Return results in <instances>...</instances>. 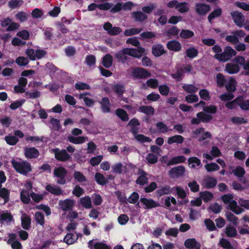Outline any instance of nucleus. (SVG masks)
<instances>
[{
  "label": "nucleus",
  "mask_w": 249,
  "mask_h": 249,
  "mask_svg": "<svg viewBox=\"0 0 249 249\" xmlns=\"http://www.w3.org/2000/svg\"><path fill=\"white\" fill-rule=\"evenodd\" d=\"M68 139L70 142L76 144L83 143L85 141V138L83 136L74 137L70 136L68 137Z\"/></svg>",
  "instance_id": "nucleus-43"
},
{
  "label": "nucleus",
  "mask_w": 249,
  "mask_h": 249,
  "mask_svg": "<svg viewBox=\"0 0 249 249\" xmlns=\"http://www.w3.org/2000/svg\"><path fill=\"white\" fill-rule=\"evenodd\" d=\"M102 63L106 68H109L113 63V57L109 53L106 54L102 58Z\"/></svg>",
  "instance_id": "nucleus-27"
},
{
  "label": "nucleus",
  "mask_w": 249,
  "mask_h": 249,
  "mask_svg": "<svg viewBox=\"0 0 249 249\" xmlns=\"http://www.w3.org/2000/svg\"><path fill=\"white\" fill-rule=\"evenodd\" d=\"M4 139L6 143L10 145H16L19 141L18 137L11 135L5 136Z\"/></svg>",
  "instance_id": "nucleus-50"
},
{
  "label": "nucleus",
  "mask_w": 249,
  "mask_h": 249,
  "mask_svg": "<svg viewBox=\"0 0 249 249\" xmlns=\"http://www.w3.org/2000/svg\"><path fill=\"white\" fill-rule=\"evenodd\" d=\"M20 196L21 201L24 204H27L30 202L31 200L30 197V195L29 196L28 193L26 191L23 190L20 192Z\"/></svg>",
  "instance_id": "nucleus-52"
},
{
  "label": "nucleus",
  "mask_w": 249,
  "mask_h": 249,
  "mask_svg": "<svg viewBox=\"0 0 249 249\" xmlns=\"http://www.w3.org/2000/svg\"><path fill=\"white\" fill-rule=\"evenodd\" d=\"M14 220L13 217L10 213H4L0 215V222L1 224L4 222L8 224Z\"/></svg>",
  "instance_id": "nucleus-33"
},
{
  "label": "nucleus",
  "mask_w": 249,
  "mask_h": 249,
  "mask_svg": "<svg viewBox=\"0 0 249 249\" xmlns=\"http://www.w3.org/2000/svg\"><path fill=\"white\" fill-rule=\"evenodd\" d=\"M140 201L145 206L146 209H152L160 206L159 203L156 202L153 199H147L145 197H142L140 199Z\"/></svg>",
  "instance_id": "nucleus-18"
},
{
  "label": "nucleus",
  "mask_w": 249,
  "mask_h": 249,
  "mask_svg": "<svg viewBox=\"0 0 249 249\" xmlns=\"http://www.w3.org/2000/svg\"><path fill=\"white\" fill-rule=\"evenodd\" d=\"M199 196L201 199L206 203L210 201L213 197V193L207 191L200 192Z\"/></svg>",
  "instance_id": "nucleus-35"
},
{
  "label": "nucleus",
  "mask_w": 249,
  "mask_h": 249,
  "mask_svg": "<svg viewBox=\"0 0 249 249\" xmlns=\"http://www.w3.org/2000/svg\"><path fill=\"white\" fill-rule=\"evenodd\" d=\"M73 178L78 182H84L87 181V179L85 176L81 172L74 171Z\"/></svg>",
  "instance_id": "nucleus-45"
},
{
  "label": "nucleus",
  "mask_w": 249,
  "mask_h": 249,
  "mask_svg": "<svg viewBox=\"0 0 249 249\" xmlns=\"http://www.w3.org/2000/svg\"><path fill=\"white\" fill-rule=\"evenodd\" d=\"M231 121L233 124L236 125L244 124L248 123V121L246 119L237 116L231 118Z\"/></svg>",
  "instance_id": "nucleus-54"
},
{
  "label": "nucleus",
  "mask_w": 249,
  "mask_h": 249,
  "mask_svg": "<svg viewBox=\"0 0 249 249\" xmlns=\"http://www.w3.org/2000/svg\"><path fill=\"white\" fill-rule=\"evenodd\" d=\"M198 51L194 47L187 48L185 51L186 57L190 59H194L198 55Z\"/></svg>",
  "instance_id": "nucleus-28"
},
{
  "label": "nucleus",
  "mask_w": 249,
  "mask_h": 249,
  "mask_svg": "<svg viewBox=\"0 0 249 249\" xmlns=\"http://www.w3.org/2000/svg\"><path fill=\"white\" fill-rule=\"evenodd\" d=\"M236 84L235 80L233 78L231 77L229 82L225 85V88L229 92L232 93L236 90Z\"/></svg>",
  "instance_id": "nucleus-39"
},
{
  "label": "nucleus",
  "mask_w": 249,
  "mask_h": 249,
  "mask_svg": "<svg viewBox=\"0 0 249 249\" xmlns=\"http://www.w3.org/2000/svg\"><path fill=\"white\" fill-rule=\"evenodd\" d=\"M231 16L234 23L239 28L244 25L245 18L244 15L238 11L231 12Z\"/></svg>",
  "instance_id": "nucleus-9"
},
{
  "label": "nucleus",
  "mask_w": 249,
  "mask_h": 249,
  "mask_svg": "<svg viewBox=\"0 0 249 249\" xmlns=\"http://www.w3.org/2000/svg\"><path fill=\"white\" fill-rule=\"evenodd\" d=\"M80 202L82 206L86 209H90L92 207L91 199L89 196L81 197Z\"/></svg>",
  "instance_id": "nucleus-34"
},
{
  "label": "nucleus",
  "mask_w": 249,
  "mask_h": 249,
  "mask_svg": "<svg viewBox=\"0 0 249 249\" xmlns=\"http://www.w3.org/2000/svg\"><path fill=\"white\" fill-rule=\"evenodd\" d=\"M138 111L147 116H153L155 113L153 107L151 106H142L139 107Z\"/></svg>",
  "instance_id": "nucleus-25"
},
{
  "label": "nucleus",
  "mask_w": 249,
  "mask_h": 249,
  "mask_svg": "<svg viewBox=\"0 0 249 249\" xmlns=\"http://www.w3.org/2000/svg\"><path fill=\"white\" fill-rule=\"evenodd\" d=\"M186 159L184 156H178L173 157L167 163V166L177 164L180 163L184 162Z\"/></svg>",
  "instance_id": "nucleus-30"
},
{
  "label": "nucleus",
  "mask_w": 249,
  "mask_h": 249,
  "mask_svg": "<svg viewBox=\"0 0 249 249\" xmlns=\"http://www.w3.org/2000/svg\"><path fill=\"white\" fill-rule=\"evenodd\" d=\"M236 52L230 46H226L222 53L215 54L214 58L221 62H226L236 54Z\"/></svg>",
  "instance_id": "nucleus-4"
},
{
  "label": "nucleus",
  "mask_w": 249,
  "mask_h": 249,
  "mask_svg": "<svg viewBox=\"0 0 249 249\" xmlns=\"http://www.w3.org/2000/svg\"><path fill=\"white\" fill-rule=\"evenodd\" d=\"M222 11L221 8H218L214 10L211 12L208 16V20L210 22H211L212 20L216 18L220 17L222 15Z\"/></svg>",
  "instance_id": "nucleus-40"
},
{
  "label": "nucleus",
  "mask_w": 249,
  "mask_h": 249,
  "mask_svg": "<svg viewBox=\"0 0 249 249\" xmlns=\"http://www.w3.org/2000/svg\"><path fill=\"white\" fill-rule=\"evenodd\" d=\"M125 52L127 55L135 57L140 58L142 56V54L144 53L145 49L142 47H138V48H125Z\"/></svg>",
  "instance_id": "nucleus-11"
},
{
  "label": "nucleus",
  "mask_w": 249,
  "mask_h": 249,
  "mask_svg": "<svg viewBox=\"0 0 249 249\" xmlns=\"http://www.w3.org/2000/svg\"><path fill=\"white\" fill-rule=\"evenodd\" d=\"M24 154L25 157L29 159L36 158L39 155L38 150L35 147L26 148Z\"/></svg>",
  "instance_id": "nucleus-19"
},
{
  "label": "nucleus",
  "mask_w": 249,
  "mask_h": 249,
  "mask_svg": "<svg viewBox=\"0 0 249 249\" xmlns=\"http://www.w3.org/2000/svg\"><path fill=\"white\" fill-rule=\"evenodd\" d=\"M227 220L233 225L236 226L238 223V218L230 212L227 211L225 214Z\"/></svg>",
  "instance_id": "nucleus-36"
},
{
  "label": "nucleus",
  "mask_w": 249,
  "mask_h": 249,
  "mask_svg": "<svg viewBox=\"0 0 249 249\" xmlns=\"http://www.w3.org/2000/svg\"><path fill=\"white\" fill-rule=\"evenodd\" d=\"M238 106L243 110H249V99L244 100L239 96V103Z\"/></svg>",
  "instance_id": "nucleus-46"
},
{
  "label": "nucleus",
  "mask_w": 249,
  "mask_h": 249,
  "mask_svg": "<svg viewBox=\"0 0 249 249\" xmlns=\"http://www.w3.org/2000/svg\"><path fill=\"white\" fill-rule=\"evenodd\" d=\"M100 108L103 113H109L111 111V103L107 97H103L99 102Z\"/></svg>",
  "instance_id": "nucleus-12"
},
{
  "label": "nucleus",
  "mask_w": 249,
  "mask_h": 249,
  "mask_svg": "<svg viewBox=\"0 0 249 249\" xmlns=\"http://www.w3.org/2000/svg\"><path fill=\"white\" fill-rule=\"evenodd\" d=\"M95 179L98 184L102 186L107 184L108 182L104 175L100 173H96L95 174Z\"/></svg>",
  "instance_id": "nucleus-44"
},
{
  "label": "nucleus",
  "mask_w": 249,
  "mask_h": 249,
  "mask_svg": "<svg viewBox=\"0 0 249 249\" xmlns=\"http://www.w3.org/2000/svg\"><path fill=\"white\" fill-rule=\"evenodd\" d=\"M132 17L136 21L143 22L147 18L146 15L141 11L134 12L132 14Z\"/></svg>",
  "instance_id": "nucleus-26"
},
{
  "label": "nucleus",
  "mask_w": 249,
  "mask_h": 249,
  "mask_svg": "<svg viewBox=\"0 0 249 249\" xmlns=\"http://www.w3.org/2000/svg\"><path fill=\"white\" fill-rule=\"evenodd\" d=\"M188 163L190 165L191 164V168L194 169L196 167V166L194 163H195L197 166L201 165L200 160L196 157L189 158L188 159Z\"/></svg>",
  "instance_id": "nucleus-47"
},
{
  "label": "nucleus",
  "mask_w": 249,
  "mask_h": 249,
  "mask_svg": "<svg viewBox=\"0 0 249 249\" xmlns=\"http://www.w3.org/2000/svg\"><path fill=\"white\" fill-rule=\"evenodd\" d=\"M10 192L5 188H2L0 190V197L4 200V204L9 201Z\"/></svg>",
  "instance_id": "nucleus-48"
},
{
  "label": "nucleus",
  "mask_w": 249,
  "mask_h": 249,
  "mask_svg": "<svg viewBox=\"0 0 249 249\" xmlns=\"http://www.w3.org/2000/svg\"><path fill=\"white\" fill-rule=\"evenodd\" d=\"M166 47L168 50L174 52H178L181 49L180 42L177 40H171L167 42Z\"/></svg>",
  "instance_id": "nucleus-21"
},
{
  "label": "nucleus",
  "mask_w": 249,
  "mask_h": 249,
  "mask_svg": "<svg viewBox=\"0 0 249 249\" xmlns=\"http://www.w3.org/2000/svg\"><path fill=\"white\" fill-rule=\"evenodd\" d=\"M35 220L37 223L41 226H43L44 222V216L41 212H37L35 214Z\"/></svg>",
  "instance_id": "nucleus-63"
},
{
  "label": "nucleus",
  "mask_w": 249,
  "mask_h": 249,
  "mask_svg": "<svg viewBox=\"0 0 249 249\" xmlns=\"http://www.w3.org/2000/svg\"><path fill=\"white\" fill-rule=\"evenodd\" d=\"M185 168L182 165H179L171 168L168 172V176L171 178H177L184 176Z\"/></svg>",
  "instance_id": "nucleus-8"
},
{
  "label": "nucleus",
  "mask_w": 249,
  "mask_h": 249,
  "mask_svg": "<svg viewBox=\"0 0 249 249\" xmlns=\"http://www.w3.org/2000/svg\"><path fill=\"white\" fill-rule=\"evenodd\" d=\"M142 31V28H131L126 29L124 32V35L126 36H131L138 34Z\"/></svg>",
  "instance_id": "nucleus-58"
},
{
  "label": "nucleus",
  "mask_w": 249,
  "mask_h": 249,
  "mask_svg": "<svg viewBox=\"0 0 249 249\" xmlns=\"http://www.w3.org/2000/svg\"><path fill=\"white\" fill-rule=\"evenodd\" d=\"M115 114L124 122H127L129 120V116L127 112L122 108H117L115 110Z\"/></svg>",
  "instance_id": "nucleus-29"
},
{
  "label": "nucleus",
  "mask_w": 249,
  "mask_h": 249,
  "mask_svg": "<svg viewBox=\"0 0 249 249\" xmlns=\"http://www.w3.org/2000/svg\"><path fill=\"white\" fill-rule=\"evenodd\" d=\"M58 204L60 209L63 211L67 212L72 209L74 202L73 200L66 199L64 200H59Z\"/></svg>",
  "instance_id": "nucleus-10"
},
{
  "label": "nucleus",
  "mask_w": 249,
  "mask_h": 249,
  "mask_svg": "<svg viewBox=\"0 0 249 249\" xmlns=\"http://www.w3.org/2000/svg\"><path fill=\"white\" fill-rule=\"evenodd\" d=\"M78 240V237L75 236L72 233H68L64 238V242L68 245H71L75 243Z\"/></svg>",
  "instance_id": "nucleus-37"
},
{
  "label": "nucleus",
  "mask_w": 249,
  "mask_h": 249,
  "mask_svg": "<svg viewBox=\"0 0 249 249\" xmlns=\"http://www.w3.org/2000/svg\"><path fill=\"white\" fill-rule=\"evenodd\" d=\"M31 218L29 215L26 213L23 214L21 218V225L22 228L25 230L30 229L31 228Z\"/></svg>",
  "instance_id": "nucleus-20"
},
{
  "label": "nucleus",
  "mask_w": 249,
  "mask_h": 249,
  "mask_svg": "<svg viewBox=\"0 0 249 249\" xmlns=\"http://www.w3.org/2000/svg\"><path fill=\"white\" fill-rule=\"evenodd\" d=\"M159 132L165 134L169 131H171L172 129H169L167 125L162 122H159L156 124Z\"/></svg>",
  "instance_id": "nucleus-41"
},
{
  "label": "nucleus",
  "mask_w": 249,
  "mask_h": 249,
  "mask_svg": "<svg viewBox=\"0 0 249 249\" xmlns=\"http://www.w3.org/2000/svg\"><path fill=\"white\" fill-rule=\"evenodd\" d=\"M54 154V157L58 161L66 162L70 160L71 158V155L68 153L66 149L60 150L58 148H56L53 150Z\"/></svg>",
  "instance_id": "nucleus-7"
},
{
  "label": "nucleus",
  "mask_w": 249,
  "mask_h": 249,
  "mask_svg": "<svg viewBox=\"0 0 249 249\" xmlns=\"http://www.w3.org/2000/svg\"><path fill=\"white\" fill-rule=\"evenodd\" d=\"M11 163L16 172L20 174L26 176L32 171V168L31 164L26 160L18 161L13 159L11 161Z\"/></svg>",
  "instance_id": "nucleus-3"
},
{
  "label": "nucleus",
  "mask_w": 249,
  "mask_h": 249,
  "mask_svg": "<svg viewBox=\"0 0 249 249\" xmlns=\"http://www.w3.org/2000/svg\"><path fill=\"white\" fill-rule=\"evenodd\" d=\"M220 246L225 249H233V247L227 239L222 238L219 241Z\"/></svg>",
  "instance_id": "nucleus-59"
},
{
  "label": "nucleus",
  "mask_w": 249,
  "mask_h": 249,
  "mask_svg": "<svg viewBox=\"0 0 249 249\" xmlns=\"http://www.w3.org/2000/svg\"><path fill=\"white\" fill-rule=\"evenodd\" d=\"M226 79L224 76L221 73H218L216 75V84L219 87H223L226 83Z\"/></svg>",
  "instance_id": "nucleus-53"
},
{
  "label": "nucleus",
  "mask_w": 249,
  "mask_h": 249,
  "mask_svg": "<svg viewBox=\"0 0 249 249\" xmlns=\"http://www.w3.org/2000/svg\"><path fill=\"white\" fill-rule=\"evenodd\" d=\"M177 10L181 13L189 12V8L188 7V3L186 2H179Z\"/></svg>",
  "instance_id": "nucleus-55"
},
{
  "label": "nucleus",
  "mask_w": 249,
  "mask_h": 249,
  "mask_svg": "<svg viewBox=\"0 0 249 249\" xmlns=\"http://www.w3.org/2000/svg\"><path fill=\"white\" fill-rule=\"evenodd\" d=\"M217 180L214 177L208 176L205 180V187L207 189L214 188L217 184Z\"/></svg>",
  "instance_id": "nucleus-32"
},
{
  "label": "nucleus",
  "mask_w": 249,
  "mask_h": 249,
  "mask_svg": "<svg viewBox=\"0 0 249 249\" xmlns=\"http://www.w3.org/2000/svg\"><path fill=\"white\" fill-rule=\"evenodd\" d=\"M139 199V195L137 192H134L131 194L130 196L127 199V203L129 202L131 204L136 203Z\"/></svg>",
  "instance_id": "nucleus-62"
},
{
  "label": "nucleus",
  "mask_w": 249,
  "mask_h": 249,
  "mask_svg": "<svg viewBox=\"0 0 249 249\" xmlns=\"http://www.w3.org/2000/svg\"><path fill=\"white\" fill-rule=\"evenodd\" d=\"M137 174L139 175L136 181L137 184L143 185L148 182V174L145 171L141 168H139L138 170Z\"/></svg>",
  "instance_id": "nucleus-13"
},
{
  "label": "nucleus",
  "mask_w": 249,
  "mask_h": 249,
  "mask_svg": "<svg viewBox=\"0 0 249 249\" xmlns=\"http://www.w3.org/2000/svg\"><path fill=\"white\" fill-rule=\"evenodd\" d=\"M226 234L228 237H234L237 235V231L233 227H227L226 228Z\"/></svg>",
  "instance_id": "nucleus-64"
},
{
  "label": "nucleus",
  "mask_w": 249,
  "mask_h": 249,
  "mask_svg": "<svg viewBox=\"0 0 249 249\" xmlns=\"http://www.w3.org/2000/svg\"><path fill=\"white\" fill-rule=\"evenodd\" d=\"M45 189L48 192L55 196H60L63 193V191L60 187L52 184L46 185Z\"/></svg>",
  "instance_id": "nucleus-24"
},
{
  "label": "nucleus",
  "mask_w": 249,
  "mask_h": 249,
  "mask_svg": "<svg viewBox=\"0 0 249 249\" xmlns=\"http://www.w3.org/2000/svg\"><path fill=\"white\" fill-rule=\"evenodd\" d=\"M203 111H201L196 114L197 118H193L191 123L192 124L198 125L201 122L209 123L212 120L213 117L210 114H214L216 113L217 107L214 105L205 106L203 109Z\"/></svg>",
  "instance_id": "nucleus-1"
},
{
  "label": "nucleus",
  "mask_w": 249,
  "mask_h": 249,
  "mask_svg": "<svg viewBox=\"0 0 249 249\" xmlns=\"http://www.w3.org/2000/svg\"><path fill=\"white\" fill-rule=\"evenodd\" d=\"M112 89L117 94L118 97H122L125 91V87L123 84H115L112 87Z\"/></svg>",
  "instance_id": "nucleus-31"
},
{
  "label": "nucleus",
  "mask_w": 249,
  "mask_h": 249,
  "mask_svg": "<svg viewBox=\"0 0 249 249\" xmlns=\"http://www.w3.org/2000/svg\"><path fill=\"white\" fill-rule=\"evenodd\" d=\"M240 67L238 65L228 63L226 65L225 71L230 74H236L240 71Z\"/></svg>",
  "instance_id": "nucleus-23"
},
{
  "label": "nucleus",
  "mask_w": 249,
  "mask_h": 249,
  "mask_svg": "<svg viewBox=\"0 0 249 249\" xmlns=\"http://www.w3.org/2000/svg\"><path fill=\"white\" fill-rule=\"evenodd\" d=\"M199 95L200 98L205 101H208L211 99L209 92L206 89H200L199 91Z\"/></svg>",
  "instance_id": "nucleus-60"
},
{
  "label": "nucleus",
  "mask_w": 249,
  "mask_h": 249,
  "mask_svg": "<svg viewBox=\"0 0 249 249\" xmlns=\"http://www.w3.org/2000/svg\"><path fill=\"white\" fill-rule=\"evenodd\" d=\"M233 196L231 194H225L221 196V199L225 204H228L227 207L236 214H239L245 211V210L237 205V202L233 200Z\"/></svg>",
  "instance_id": "nucleus-2"
},
{
  "label": "nucleus",
  "mask_w": 249,
  "mask_h": 249,
  "mask_svg": "<svg viewBox=\"0 0 249 249\" xmlns=\"http://www.w3.org/2000/svg\"><path fill=\"white\" fill-rule=\"evenodd\" d=\"M23 4L22 0H10L8 2L9 7L13 9L20 7Z\"/></svg>",
  "instance_id": "nucleus-57"
},
{
  "label": "nucleus",
  "mask_w": 249,
  "mask_h": 249,
  "mask_svg": "<svg viewBox=\"0 0 249 249\" xmlns=\"http://www.w3.org/2000/svg\"><path fill=\"white\" fill-rule=\"evenodd\" d=\"M179 35L181 38L186 39L192 37L194 36V33L191 30L183 29L181 31Z\"/></svg>",
  "instance_id": "nucleus-49"
},
{
  "label": "nucleus",
  "mask_w": 249,
  "mask_h": 249,
  "mask_svg": "<svg viewBox=\"0 0 249 249\" xmlns=\"http://www.w3.org/2000/svg\"><path fill=\"white\" fill-rule=\"evenodd\" d=\"M152 53L155 57H159L165 53L166 51L161 44H157L152 46Z\"/></svg>",
  "instance_id": "nucleus-17"
},
{
  "label": "nucleus",
  "mask_w": 249,
  "mask_h": 249,
  "mask_svg": "<svg viewBox=\"0 0 249 249\" xmlns=\"http://www.w3.org/2000/svg\"><path fill=\"white\" fill-rule=\"evenodd\" d=\"M211 10V7L209 5L196 3V11L199 15H205Z\"/></svg>",
  "instance_id": "nucleus-14"
},
{
  "label": "nucleus",
  "mask_w": 249,
  "mask_h": 249,
  "mask_svg": "<svg viewBox=\"0 0 249 249\" xmlns=\"http://www.w3.org/2000/svg\"><path fill=\"white\" fill-rule=\"evenodd\" d=\"M67 174V170L63 167L55 168L53 170L54 176L58 178L56 182L59 184L64 185L66 183L65 178Z\"/></svg>",
  "instance_id": "nucleus-6"
},
{
  "label": "nucleus",
  "mask_w": 249,
  "mask_h": 249,
  "mask_svg": "<svg viewBox=\"0 0 249 249\" xmlns=\"http://www.w3.org/2000/svg\"><path fill=\"white\" fill-rule=\"evenodd\" d=\"M173 188L169 185H166L159 188L155 192L156 196L160 198L163 195H169L172 193Z\"/></svg>",
  "instance_id": "nucleus-15"
},
{
  "label": "nucleus",
  "mask_w": 249,
  "mask_h": 249,
  "mask_svg": "<svg viewBox=\"0 0 249 249\" xmlns=\"http://www.w3.org/2000/svg\"><path fill=\"white\" fill-rule=\"evenodd\" d=\"M231 174L233 173L234 175L238 178H242L245 174L246 172L244 168L240 166H237L235 169L233 170L231 172L230 171Z\"/></svg>",
  "instance_id": "nucleus-42"
},
{
  "label": "nucleus",
  "mask_w": 249,
  "mask_h": 249,
  "mask_svg": "<svg viewBox=\"0 0 249 249\" xmlns=\"http://www.w3.org/2000/svg\"><path fill=\"white\" fill-rule=\"evenodd\" d=\"M131 75L135 79H142L150 77L151 73L143 68L135 67L131 69Z\"/></svg>",
  "instance_id": "nucleus-5"
},
{
  "label": "nucleus",
  "mask_w": 249,
  "mask_h": 249,
  "mask_svg": "<svg viewBox=\"0 0 249 249\" xmlns=\"http://www.w3.org/2000/svg\"><path fill=\"white\" fill-rule=\"evenodd\" d=\"M179 29L176 26H172L166 32V35L168 36H176L178 35Z\"/></svg>",
  "instance_id": "nucleus-61"
},
{
  "label": "nucleus",
  "mask_w": 249,
  "mask_h": 249,
  "mask_svg": "<svg viewBox=\"0 0 249 249\" xmlns=\"http://www.w3.org/2000/svg\"><path fill=\"white\" fill-rule=\"evenodd\" d=\"M184 246L188 249H200V244L195 238H188L184 242Z\"/></svg>",
  "instance_id": "nucleus-16"
},
{
  "label": "nucleus",
  "mask_w": 249,
  "mask_h": 249,
  "mask_svg": "<svg viewBox=\"0 0 249 249\" xmlns=\"http://www.w3.org/2000/svg\"><path fill=\"white\" fill-rule=\"evenodd\" d=\"M126 55H127V53L125 52L124 48L115 53V58L117 59V62L124 63L128 58Z\"/></svg>",
  "instance_id": "nucleus-22"
},
{
  "label": "nucleus",
  "mask_w": 249,
  "mask_h": 249,
  "mask_svg": "<svg viewBox=\"0 0 249 249\" xmlns=\"http://www.w3.org/2000/svg\"><path fill=\"white\" fill-rule=\"evenodd\" d=\"M182 89L187 93L193 94L196 93L198 88L192 84L185 85L182 86Z\"/></svg>",
  "instance_id": "nucleus-56"
},
{
  "label": "nucleus",
  "mask_w": 249,
  "mask_h": 249,
  "mask_svg": "<svg viewBox=\"0 0 249 249\" xmlns=\"http://www.w3.org/2000/svg\"><path fill=\"white\" fill-rule=\"evenodd\" d=\"M204 167L208 172L218 171L220 169L219 166L215 162H211L204 165Z\"/></svg>",
  "instance_id": "nucleus-51"
},
{
  "label": "nucleus",
  "mask_w": 249,
  "mask_h": 249,
  "mask_svg": "<svg viewBox=\"0 0 249 249\" xmlns=\"http://www.w3.org/2000/svg\"><path fill=\"white\" fill-rule=\"evenodd\" d=\"M184 138L179 135H174L168 139L167 143L169 144H172L173 143L178 144L182 143L184 141Z\"/></svg>",
  "instance_id": "nucleus-38"
}]
</instances>
